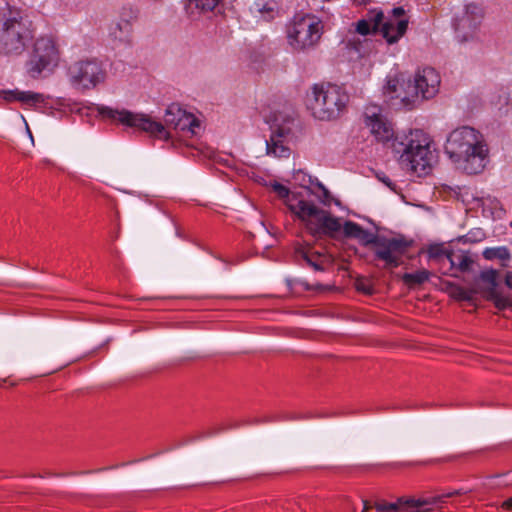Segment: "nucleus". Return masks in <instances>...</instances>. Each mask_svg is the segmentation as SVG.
Returning a JSON list of instances; mask_svg holds the SVG:
<instances>
[{
    "mask_svg": "<svg viewBox=\"0 0 512 512\" xmlns=\"http://www.w3.org/2000/svg\"><path fill=\"white\" fill-rule=\"evenodd\" d=\"M364 119L371 134L378 142L392 149L403 169L418 176L428 174L434 157L429 139L423 131L414 130L402 136H395L392 124L375 105L366 107Z\"/></svg>",
    "mask_w": 512,
    "mask_h": 512,
    "instance_id": "obj_1",
    "label": "nucleus"
},
{
    "mask_svg": "<svg viewBox=\"0 0 512 512\" xmlns=\"http://www.w3.org/2000/svg\"><path fill=\"white\" fill-rule=\"evenodd\" d=\"M99 113L122 125L141 130L150 136L168 141L171 135L168 128L184 134L196 135L200 129V121L192 113L182 109L178 104H171L164 114V124L155 121L150 115L135 113L126 109L117 110L110 107H100Z\"/></svg>",
    "mask_w": 512,
    "mask_h": 512,
    "instance_id": "obj_2",
    "label": "nucleus"
},
{
    "mask_svg": "<svg viewBox=\"0 0 512 512\" xmlns=\"http://www.w3.org/2000/svg\"><path fill=\"white\" fill-rule=\"evenodd\" d=\"M445 153L467 174H478L488 162V147L483 135L469 126L456 128L447 137Z\"/></svg>",
    "mask_w": 512,
    "mask_h": 512,
    "instance_id": "obj_3",
    "label": "nucleus"
},
{
    "mask_svg": "<svg viewBox=\"0 0 512 512\" xmlns=\"http://www.w3.org/2000/svg\"><path fill=\"white\" fill-rule=\"evenodd\" d=\"M440 77L434 68L418 70L413 79L403 77L390 79L386 92L399 99L404 107L412 109L421 101L434 97L439 89Z\"/></svg>",
    "mask_w": 512,
    "mask_h": 512,
    "instance_id": "obj_4",
    "label": "nucleus"
},
{
    "mask_svg": "<svg viewBox=\"0 0 512 512\" xmlns=\"http://www.w3.org/2000/svg\"><path fill=\"white\" fill-rule=\"evenodd\" d=\"M33 37L22 11L7 4L0 7V55H21Z\"/></svg>",
    "mask_w": 512,
    "mask_h": 512,
    "instance_id": "obj_5",
    "label": "nucleus"
},
{
    "mask_svg": "<svg viewBox=\"0 0 512 512\" xmlns=\"http://www.w3.org/2000/svg\"><path fill=\"white\" fill-rule=\"evenodd\" d=\"M349 95L341 86L322 83L314 84L306 96V106L318 120L338 119L346 110Z\"/></svg>",
    "mask_w": 512,
    "mask_h": 512,
    "instance_id": "obj_6",
    "label": "nucleus"
},
{
    "mask_svg": "<svg viewBox=\"0 0 512 512\" xmlns=\"http://www.w3.org/2000/svg\"><path fill=\"white\" fill-rule=\"evenodd\" d=\"M322 35L321 21L310 14L295 15L286 25V38L293 51L313 49Z\"/></svg>",
    "mask_w": 512,
    "mask_h": 512,
    "instance_id": "obj_7",
    "label": "nucleus"
},
{
    "mask_svg": "<svg viewBox=\"0 0 512 512\" xmlns=\"http://www.w3.org/2000/svg\"><path fill=\"white\" fill-rule=\"evenodd\" d=\"M296 119L286 113H275L270 125V139L266 141V150L268 155L278 158H286L290 155V148L287 142L293 136V128Z\"/></svg>",
    "mask_w": 512,
    "mask_h": 512,
    "instance_id": "obj_8",
    "label": "nucleus"
},
{
    "mask_svg": "<svg viewBox=\"0 0 512 512\" xmlns=\"http://www.w3.org/2000/svg\"><path fill=\"white\" fill-rule=\"evenodd\" d=\"M70 83L77 90H90L105 80L106 72L102 63L96 59L81 60L68 68Z\"/></svg>",
    "mask_w": 512,
    "mask_h": 512,
    "instance_id": "obj_9",
    "label": "nucleus"
},
{
    "mask_svg": "<svg viewBox=\"0 0 512 512\" xmlns=\"http://www.w3.org/2000/svg\"><path fill=\"white\" fill-rule=\"evenodd\" d=\"M58 61V51L50 37H40L34 43L33 51L26 63L27 73L37 78L44 70H49Z\"/></svg>",
    "mask_w": 512,
    "mask_h": 512,
    "instance_id": "obj_10",
    "label": "nucleus"
},
{
    "mask_svg": "<svg viewBox=\"0 0 512 512\" xmlns=\"http://www.w3.org/2000/svg\"><path fill=\"white\" fill-rule=\"evenodd\" d=\"M498 272L495 269H487L482 271L473 279V291L485 299L492 301L499 310L512 307V298L502 295L498 290Z\"/></svg>",
    "mask_w": 512,
    "mask_h": 512,
    "instance_id": "obj_11",
    "label": "nucleus"
},
{
    "mask_svg": "<svg viewBox=\"0 0 512 512\" xmlns=\"http://www.w3.org/2000/svg\"><path fill=\"white\" fill-rule=\"evenodd\" d=\"M484 18V10L475 3L466 4L461 14L455 18L454 28L459 42L477 39V32Z\"/></svg>",
    "mask_w": 512,
    "mask_h": 512,
    "instance_id": "obj_12",
    "label": "nucleus"
},
{
    "mask_svg": "<svg viewBox=\"0 0 512 512\" xmlns=\"http://www.w3.org/2000/svg\"><path fill=\"white\" fill-rule=\"evenodd\" d=\"M410 246L411 242L403 237L382 236L373 247V253L375 259L384 262L383 268L393 269L402 263V257Z\"/></svg>",
    "mask_w": 512,
    "mask_h": 512,
    "instance_id": "obj_13",
    "label": "nucleus"
},
{
    "mask_svg": "<svg viewBox=\"0 0 512 512\" xmlns=\"http://www.w3.org/2000/svg\"><path fill=\"white\" fill-rule=\"evenodd\" d=\"M384 19V14L381 10H373L370 11L365 18L359 20L354 24V29L349 30L346 43L347 47L350 49H354L356 52L360 53V41L356 38V35L366 36L372 33H376Z\"/></svg>",
    "mask_w": 512,
    "mask_h": 512,
    "instance_id": "obj_14",
    "label": "nucleus"
},
{
    "mask_svg": "<svg viewBox=\"0 0 512 512\" xmlns=\"http://www.w3.org/2000/svg\"><path fill=\"white\" fill-rule=\"evenodd\" d=\"M288 208L302 221L306 222V226L311 233L317 223H319V219L324 212V210L318 208L314 203L305 200H298L295 203L289 200Z\"/></svg>",
    "mask_w": 512,
    "mask_h": 512,
    "instance_id": "obj_15",
    "label": "nucleus"
},
{
    "mask_svg": "<svg viewBox=\"0 0 512 512\" xmlns=\"http://www.w3.org/2000/svg\"><path fill=\"white\" fill-rule=\"evenodd\" d=\"M136 17L137 15L134 10L124 9L120 19L111 27L110 35L120 42H129L132 33V24Z\"/></svg>",
    "mask_w": 512,
    "mask_h": 512,
    "instance_id": "obj_16",
    "label": "nucleus"
},
{
    "mask_svg": "<svg viewBox=\"0 0 512 512\" xmlns=\"http://www.w3.org/2000/svg\"><path fill=\"white\" fill-rule=\"evenodd\" d=\"M1 95L4 100L11 101H19L27 106L37 107L39 105H46L48 96L36 93L32 91H19L15 90H4L1 92Z\"/></svg>",
    "mask_w": 512,
    "mask_h": 512,
    "instance_id": "obj_17",
    "label": "nucleus"
},
{
    "mask_svg": "<svg viewBox=\"0 0 512 512\" xmlns=\"http://www.w3.org/2000/svg\"><path fill=\"white\" fill-rule=\"evenodd\" d=\"M381 33L389 44L396 43L405 33L408 27V20H395L388 18L382 21Z\"/></svg>",
    "mask_w": 512,
    "mask_h": 512,
    "instance_id": "obj_18",
    "label": "nucleus"
},
{
    "mask_svg": "<svg viewBox=\"0 0 512 512\" xmlns=\"http://www.w3.org/2000/svg\"><path fill=\"white\" fill-rule=\"evenodd\" d=\"M449 264V271H460L462 273L470 272L476 261L475 258L468 251H451L447 256Z\"/></svg>",
    "mask_w": 512,
    "mask_h": 512,
    "instance_id": "obj_19",
    "label": "nucleus"
},
{
    "mask_svg": "<svg viewBox=\"0 0 512 512\" xmlns=\"http://www.w3.org/2000/svg\"><path fill=\"white\" fill-rule=\"evenodd\" d=\"M341 229L339 219L331 216L328 212L324 211L317 223L315 229L312 231L314 236L317 235H333Z\"/></svg>",
    "mask_w": 512,
    "mask_h": 512,
    "instance_id": "obj_20",
    "label": "nucleus"
},
{
    "mask_svg": "<svg viewBox=\"0 0 512 512\" xmlns=\"http://www.w3.org/2000/svg\"><path fill=\"white\" fill-rule=\"evenodd\" d=\"M297 256L302 258L316 271H324V264L327 261L325 255L313 251L311 248H299L296 251Z\"/></svg>",
    "mask_w": 512,
    "mask_h": 512,
    "instance_id": "obj_21",
    "label": "nucleus"
},
{
    "mask_svg": "<svg viewBox=\"0 0 512 512\" xmlns=\"http://www.w3.org/2000/svg\"><path fill=\"white\" fill-rule=\"evenodd\" d=\"M220 0H186V10L190 14L211 12Z\"/></svg>",
    "mask_w": 512,
    "mask_h": 512,
    "instance_id": "obj_22",
    "label": "nucleus"
},
{
    "mask_svg": "<svg viewBox=\"0 0 512 512\" xmlns=\"http://www.w3.org/2000/svg\"><path fill=\"white\" fill-rule=\"evenodd\" d=\"M458 494H460V491L455 490V491L450 492L445 495L435 496V497L425 498V499H415V500L409 501L408 503L410 505H418V508L421 512H427V511L432 510V508L430 506L435 505L439 502H442L444 498L452 497V496L458 495Z\"/></svg>",
    "mask_w": 512,
    "mask_h": 512,
    "instance_id": "obj_23",
    "label": "nucleus"
},
{
    "mask_svg": "<svg viewBox=\"0 0 512 512\" xmlns=\"http://www.w3.org/2000/svg\"><path fill=\"white\" fill-rule=\"evenodd\" d=\"M429 272L427 270H419L415 273H405L402 276L403 282L409 287L421 285L429 279Z\"/></svg>",
    "mask_w": 512,
    "mask_h": 512,
    "instance_id": "obj_24",
    "label": "nucleus"
},
{
    "mask_svg": "<svg viewBox=\"0 0 512 512\" xmlns=\"http://www.w3.org/2000/svg\"><path fill=\"white\" fill-rule=\"evenodd\" d=\"M483 256L487 260L500 259V260L508 261L511 258V254H510L508 248L505 246L486 248L483 251Z\"/></svg>",
    "mask_w": 512,
    "mask_h": 512,
    "instance_id": "obj_25",
    "label": "nucleus"
},
{
    "mask_svg": "<svg viewBox=\"0 0 512 512\" xmlns=\"http://www.w3.org/2000/svg\"><path fill=\"white\" fill-rule=\"evenodd\" d=\"M427 252L431 259L437 260L441 265L448 263L447 256L451 253L442 244L431 245Z\"/></svg>",
    "mask_w": 512,
    "mask_h": 512,
    "instance_id": "obj_26",
    "label": "nucleus"
},
{
    "mask_svg": "<svg viewBox=\"0 0 512 512\" xmlns=\"http://www.w3.org/2000/svg\"><path fill=\"white\" fill-rule=\"evenodd\" d=\"M250 11L255 15L256 14L260 15L261 17H263V19H265L267 21L274 18V8L268 4H261V3L255 2L250 7Z\"/></svg>",
    "mask_w": 512,
    "mask_h": 512,
    "instance_id": "obj_27",
    "label": "nucleus"
},
{
    "mask_svg": "<svg viewBox=\"0 0 512 512\" xmlns=\"http://www.w3.org/2000/svg\"><path fill=\"white\" fill-rule=\"evenodd\" d=\"M381 237L382 236L375 235L365 229H362L357 239L361 242L362 245H365V246L371 245L373 248V247H376L377 241Z\"/></svg>",
    "mask_w": 512,
    "mask_h": 512,
    "instance_id": "obj_28",
    "label": "nucleus"
},
{
    "mask_svg": "<svg viewBox=\"0 0 512 512\" xmlns=\"http://www.w3.org/2000/svg\"><path fill=\"white\" fill-rule=\"evenodd\" d=\"M411 500H415L414 498H405L400 497L397 499L396 504H399L397 510L395 512H421L418 508V505H410L409 502Z\"/></svg>",
    "mask_w": 512,
    "mask_h": 512,
    "instance_id": "obj_29",
    "label": "nucleus"
},
{
    "mask_svg": "<svg viewBox=\"0 0 512 512\" xmlns=\"http://www.w3.org/2000/svg\"><path fill=\"white\" fill-rule=\"evenodd\" d=\"M363 228L352 221H346L343 226V231L346 237L358 238Z\"/></svg>",
    "mask_w": 512,
    "mask_h": 512,
    "instance_id": "obj_30",
    "label": "nucleus"
},
{
    "mask_svg": "<svg viewBox=\"0 0 512 512\" xmlns=\"http://www.w3.org/2000/svg\"><path fill=\"white\" fill-rule=\"evenodd\" d=\"M475 295H476V293L473 291L472 284L470 285V287L468 289H464L462 287H457L456 291H455L456 298L459 300H463V301H471Z\"/></svg>",
    "mask_w": 512,
    "mask_h": 512,
    "instance_id": "obj_31",
    "label": "nucleus"
},
{
    "mask_svg": "<svg viewBox=\"0 0 512 512\" xmlns=\"http://www.w3.org/2000/svg\"><path fill=\"white\" fill-rule=\"evenodd\" d=\"M398 506L399 504H396V502L388 503L385 501L376 502L374 504V507L378 512H395Z\"/></svg>",
    "mask_w": 512,
    "mask_h": 512,
    "instance_id": "obj_32",
    "label": "nucleus"
},
{
    "mask_svg": "<svg viewBox=\"0 0 512 512\" xmlns=\"http://www.w3.org/2000/svg\"><path fill=\"white\" fill-rule=\"evenodd\" d=\"M293 178L295 181L299 182L302 187H307L308 184L312 183V179L310 176L306 175L303 171L298 170L294 172Z\"/></svg>",
    "mask_w": 512,
    "mask_h": 512,
    "instance_id": "obj_33",
    "label": "nucleus"
},
{
    "mask_svg": "<svg viewBox=\"0 0 512 512\" xmlns=\"http://www.w3.org/2000/svg\"><path fill=\"white\" fill-rule=\"evenodd\" d=\"M272 188L280 198H287L289 196V189L280 183L275 182Z\"/></svg>",
    "mask_w": 512,
    "mask_h": 512,
    "instance_id": "obj_34",
    "label": "nucleus"
},
{
    "mask_svg": "<svg viewBox=\"0 0 512 512\" xmlns=\"http://www.w3.org/2000/svg\"><path fill=\"white\" fill-rule=\"evenodd\" d=\"M300 284L303 286V288L305 290H312V289H315V290H318V291H325V290H329L331 289V287L329 286H324L322 284H317L315 286H312L310 285L309 283L307 282H304V281H301Z\"/></svg>",
    "mask_w": 512,
    "mask_h": 512,
    "instance_id": "obj_35",
    "label": "nucleus"
},
{
    "mask_svg": "<svg viewBox=\"0 0 512 512\" xmlns=\"http://www.w3.org/2000/svg\"><path fill=\"white\" fill-rule=\"evenodd\" d=\"M404 9L402 7H396L392 9V15L389 18L395 19V20H402L404 16Z\"/></svg>",
    "mask_w": 512,
    "mask_h": 512,
    "instance_id": "obj_36",
    "label": "nucleus"
},
{
    "mask_svg": "<svg viewBox=\"0 0 512 512\" xmlns=\"http://www.w3.org/2000/svg\"><path fill=\"white\" fill-rule=\"evenodd\" d=\"M481 202L483 208H485L488 205H490L492 208H496L499 205V202L496 199H492L490 197L482 198Z\"/></svg>",
    "mask_w": 512,
    "mask_h": 512,
    "instance_id": "obj_37",
    "label": "nucleus"
},
{
    "mask_svg": "<svg viewBox=\"0 0 512 512\" xmlns=\"http://www.w3.org/2000/svg\"><path fill=\"white\" fill-rule=\"evenodd\" d=\"M317 186L323 191V197H324L323 202H324V204H328L329 203V198H330L329 191L320 182H317Z\"/></svg>",
    "mask_w": 512,
    "mask_h": 512,
    "instance_id": "obj_38",
    "label": "nucleus"
},
{
    "mask_svg": "<svg viewBox=\"0 0 512 512\" xmlns=\"http://www.w3.org/2000/svg\"><path fill=\"white\" fill-rule=\"evenodd\" d=\"M379 179L386 185L388 186L390 189L392 190H395V187H394V184L392 183V181L387 177V176H384V177H379Z\"/></svg>",
    "mask_w": 512,
    "mask_h": 512,
    "instance_id": "obj_39",
    "label": "nucleus"
},
{
    "mask_svg": "<svg viewBox=\"0 0 512 512\" xmlns=\"http://www.w3.org/2000/svg\"><path fill=\"white\" fill-rule=\"evenodd\" d=\"M505 284L508 288L512 289V271L506 273Z\"/></svg>",
    "mask_w": 512,
    "mask_h": 512,
    "instance_id": "obj_40",
    "label": "nucleus"
},
{
    "mask_svg": "<svg viewBox=\"0 0 512 512\" xmlns=\"http://www.w3.org/2000/svg\"><path fill=\"white\" fill-rule=\"evenodd\" d=\"M502 507L507 510H512V497L503 502Z\"/></svg>",
    "mask_w": 512,
    "mask_h": 512,
    "instance_id": "obj_41",
    "label": "nucleus"
},
{
    "mask_svg": "<svg viewBox=\"0 0 512 512\" xmlns=\"http://www.w3.org/2000/svg\"><path fill=\"white\" fill-rule=\"evenodd\" d=\"M357 289L360 290V291H363L365 293H370L371 292L370 288H368L366 285H364L362 283H359L357 285Z\"/></svg>",
    "mask_w": 512,
    "mask_h": 512,
    "instance_id": "obj_42",
    "label": "nucleus"
},
{
    "mask_svg": "<svg viewBox=\"0 0 512 512\" xmlns=\"http://www.w3.org/2000/svg\"><path fill=\"white\" fill-rule=\"evenodd\" d=\"M371 508L370 503L367 500H363V510L362 512H367Z\"/></svg>",
    "mask_w": 512,
    "mask_h": 512,
    "instance_id": "obj_43",
    "label": "nucleus"
},
{
    "mask_svg": "<svg viewBox=\"0 0 512 512\" xmlns=\"http://www.w3.org/2000/svg\"><path fill=\"white\" fill-rule=\"evenodd\" d=\"M451 276L457 277L456 273H450Z\"/></svg>",
    "mask_w": 512,
    "mask_h": 512,
    "instance_id": "obj_44",
    "label": "nucleus"
},
{
    "mask_svg": "<svg viewBox=\"0 0 512 512\" xmlns=\"http://www.w3.org/2000/svg\"><path fill=\"white\" fill-rule=\"evenodd\" d=\"M511 227H512V220H511V223H510Z\"/></svg>",
    "mask_w": 512,
    "mask_h": 512,
    "instance_id": "obj_45",
    "label": "nucleus"
}]
</instances>
